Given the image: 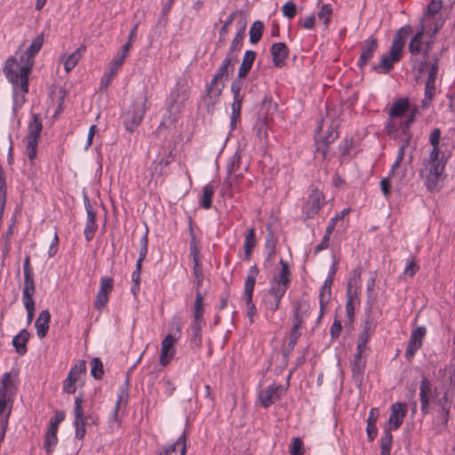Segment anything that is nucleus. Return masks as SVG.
I'll list each match as a JSON object with an SVG mask.
<instances>
[{"label":"nucleus","mask_w":455,"mask_h":455,"mask_svg":"<svg viewBox=\"0 0 455 455\" xmlns=\"http://www.w3.org/2000/svg\"><path fill=\"white\" fill-rule=\"evenodd\" d=\"M32 63L20 65L14 57L5 61L4 73L13 88V108H20L25 102V94L28 92V76Z\"/></svg>","instance_id":"obj_1"},{"label":"nucleus","mask_w":455,"mask_h":455,"mask_svg":"<svg viewBox=\"0 0 455 455\" xmlns=\"http://www.w3.org/2000/svg\"><path fill=\"white\" fill-rule=\"evenodd\" d=\"M236 61L237 60L226 56L213 76L211 83L207 84L205 94L204 96L207 113L212 114L214 112L215 106L220 101L223 89L225 88V83L229 75L233 73L235 63Z\"/></svg>","instance_id":"obj_2"},{"label":"nucleus","mask_w":455,"mask_h":455,"mask_svg":"<svg viewBox=\"0 0 455 455\" xmlns=\"http://www.w3.org/2000/svg\"><path fill=\"white\" fill-rule=\"evenodd\" d=\"M147 92L143 91L123 115V124L127 131L133 132L140 124L147 111Z\"/></svg>","instance_id":"obj_3"},{"label":"nucleus","mask_w":455,"mask_h":455,"mask_svg":"<svg viewBox=\"0 0 455 455\" xmlns=\"http://www.w3.org/2000/svg\"><path fill=\"white\" fill-rule=\"evenodd\" d=\"M450 387H442V394L439 398L435 399V405L438 406L437 417L443 426H447L450 419V411L453 403V395L455 392V384L452 377L450 378Z\"/></svg>","instance_id":"obj_4"},{"label":"nucleus","mask_w":455,"mask_h":455,"mask_svg":"<svg viewBox=\"0 0 455 455\" xmlns=\"http://www.w3.org/2000/svg\"><path fill=\"white\" fill-rule=\"evenodd\" d=\"M402 44L399 41H392L389 52L381 57L379 63L372 67V70L379 74H388L403 56Z\"/></svg>","instance_id":"obj_5"},{"label":"nucleus","mask_w":455,"mask_h":455,"mask_svg":"<svg viewBox=\"0 0 455 455\" xmlns=\"http://www.w3.org/2000/svg\"><path fill=\"white\" fill-rule=\"evenodd\" d=\"M442 394V387H432L431 381L423 377L419 386L420 410L423 415L428 413L429 404H435V399Z\"/></svg>","instance_id":"obj_6"},{"label":"nucleus","mask_w":455,"mask_h":455,"mask_svg":"<svg viewBox=\"0 0 455 455\" xmlns=\"http://www.w3.org/2000/svg\"><path fill=\"white\" fill-rule=\"evenodd\" d=\"M244 84V79L235 77L230 85V90L233 94V102L231 104V121L230 126L234 130L236 126L237 121L241 116L242 104L244 95L241 93L243 86Z\"/></svg>","instance_id":"obj_7"},{"label":"nucleus","mask_w":455,"mask_h":455,"mask_svg":"<svg viewBox=\"0 0 455 455\" xmlns=\"http://www.w3.org/2000/svg\"><path fill=\"white\" fill-rule=\"evenodd\" d=\"M64 419L65 412L63 411H56L54 416L50 419V426L44 441V448L45 452L49 455L52 454L54 447L58 443V427Z\"/></svg>","instance_id":"obj_8"},{"label":"nucleus","mask_w":455,"mask_h":455,"mask_svg":"<svg viewBox=\"0 0 455 455\" xmlns=\"http://www.w3.org/2000/svg\"><path fill=\"white\" fill-rule=\"evenodd\" d=\"M83 395L82 394L78 395L75 399L74 404V414H75V421L74 426L76 428L75 435L78 440H82L84 438L86 434V424L87 420L91 419V416H85L83 410Z\"/></svg>","instance_id":"obj_9"},{"label":"nucleus","mask_w":455,"mask_h":455,"mask_svg":"<svg viewBox=\"0 0 455 455\" xmlns=\"http://www.w3.org/2000/svg\"><path fill=\"white\" fill-rule=\"evenodd\" d=\"M279 264L281 269L278 275L270 281V287L286 292L291 283V273L289 264L283 259L279 260Z\"/></svg>","instance_id":"obj_10"},{"label":"nucleus","mask_w":455,"mask_h":455,"mask_svg":"<svg viewBox=\"0 0 455 455\" xmlns=\"http://www.w3.org/2000/svg\"><path fill=\"white\" fill-rule=\"evenodd\" d=\"M324 204V196L318 189H314L308 196L307 201L305 204L302 213L306 219L314 218L321 207Z\"/></svg>","instance_id":"obj_11"},{"label":"nucleus","mask_w":455,"mask_h":455,"mask_svg":"<svg viewBox=\"0 0 455 455\" xmlns=\"http://www.w3.org/2000/svg\"><path fill=\"white\" fill-rule=\"evenodd\" d=\"M83 200L84 204L86 210L87 218H86V224L84 230V238L87 242H90L93 239L94 234L97 230V224L95 220L96 213L94 210L92 209L89 197L85 192L83 194Z\"/></svg>","instance_id":"obj_12"},{"label":"nucleus","mask_w":455,"mask_h":455,"mask_svg":"<svg viewBox=\"0 0 455 455\" xmlns=\"http://www.w3.org/2000/svg\"><path fill=\"white\" fill-rule=\"evenodd\" d=\"M426 334L427 329L424 326H419L411 331L404 354L407 360L412 359L416 352L422 347V339Z\"/></svg>","instance_id":"obj_13"},{"label":"nucleus","mask_w":455,"mask_h":455,"mask_svg":"<svg viewBox=\"0 0 455 455\" xmlns=\"http://www.w3.org/2000/svg\"><path fill=\"white\" fill-rule=\"evenodd\" d=\"M85 361L81 360L75 364L69 371L68 377L63 381V391L67 394H74L76 390V383L81 373L85 372Z\"/></svg>","instance_id":"obj_14"},{"label":"nucleus","mask_w":455,"mask_h":455,"mask_svg":"<svg viewBox=\"0 0 455 455\" xmlns=\"http://www.w3.org/2000/svg\"><path fill=\"white\" fill-rule=\"evenodd\" d=\"M310 304L307 299H298L292 304V327L302 328L304 318L308 315Z\"/></svg>","instance_id":"obj_15"},{"label":"nucleus","mask_w":455,"mask_h":455,"mask_svg":"<svg viewBox=\"0 0 455 455\" xmlns=\"http://www.w3.org/2000/svg\"><path fill=\"white\" fill-rule=\"evenodd\" d=\"M378 47V40L373 36H370L363 42L362 52L357 62L360 68H363L369 63V61L373 58Z\"/></svg>","instance_id":"obj_16"},{"label":"nucleus","mask_w":455,"mask_h":455,"mask_svg":"<svg viewBox=\"0 0 455 455\" xmlns=\"http://www.w3.org/2000/svg\"><path fill=\"white\" fill-rule=\"evenodd\" d=\"M407 413L406 403L402 402L395 403L391 406V413L388 419V427L392 430L398 429L403 424V419Z\"/></svg>","instance_id":"obj_17"},{"label":"nucleus","mask_w":455,"mask_h":455,"mask_svg":"<svg viewBox=\"0 0 455 455\" xmlns=\"http://www.w3.org/2000/svg\"><path fill=\"white\" fill-rule=\"evenodd\" d=\"M241 152L239 150H236L235 153L229 158L227 171L228 174V178L224 180V184L228 185V188L232 187L233 180L230 178L232 175L234 176V180H238L243 178V172L240 171V165H241Z\"/></svg>","instance_id":"obj_18"},{"label":"nucleus","mask_w":455,"mask_h":455,"mask_svg":"<svg viewBox=\"0 0 455 455\" xmlns=\"http://www.w3.org/2000/svg\"><path fill=\"white\" fill-rule=\"evenodd\" d=\"M355 275L349 279L347 284V297L346 313L350 322L354 319L355 307L353 305L354 296L357 294V277L356 270L354 271Z\"/></svg>","instance_id":"obj_19"},{"label":"nucleus","mask_w":455,"mask_h":455,"mask_svg":"<svg viewBox=\"0 0 455 455\" xmlns=\"http://www.w3.org/2000/svg\"><path fill=\"white\" fill-rule=\"evenodd\" d=\"M180 449V455H186L187 452V434L184 431L182 435L171 445L163 446L156 455H177V450Z\"/></svg>","instance_id":"obj_20"},{"label":"nucleus","mask_w":455,"mask_h":455,"mask_svg":"<svg viewBox=\"0 0 455 455\" xmlns=\"http://www.w3.org/2000/svg\"><path fill=\"white\" fill-rule=\"evenodd\" d=\"M270 52L272 61L275 67L283 68L285 65V60L289 55V49L284 43L279 42L272 44Z\"/></svg>","instance_id":"obj_21"},{"label":"nucleus","mask_w":455,"mask_h":455,"mask_svg":"<svg viewBox=\"0 0 455 455\" xmlns=\"http://www.w3.org/2000/svg\"><path fill=\"white\" fill-rule=\"evenodd\" d=\"M43 131V124L40 120L39 114H32L31 119L28 125V135L26 140L28 142L38 143Z\"/></svg>","instance_id":"obj_22"},{"label":"nucleus","mask_w":455,"mask_h":455,"mask_svg":"<svg viewBox=\"0 0 455 455\" xmlns=\"http://www.w3.org/2000/svg\"><path fill=\"white\" fill-rule=\"evenodd\" d=\"M175 339L172 334H168L162 341V347L160 353V363L163 366L169 364L170 361L174 356L173 344Z\"/></svg>","instance_id":"obj_23"},{"label":"nucleus","mask_w":455,"mask_h":455,"mask_svg":"<svg viewBox=\"0 0 455 455\" xmlns=\"http://www.w3.org/2000/svg\"><path fill=\"white\" fill-rule=\"evenodd\" d=\"M267 234L266 235L264 251L266 253V259L264 261V265L267 266V263L272 262L275 253H276V243L277 238L275 237L272 228L270 226L267 228Z\"/></svg>","instance_id":"obj_24"},{"label":"nucleus","mask_w":455,"mask_h":455,"mask_svg":"<svg viewBox=\"0 0 455 455\" xmlns=\"http://www.w3.org/2000/svg\"><path fill=\"white\" fill-rule=\"evenodd\" d=\"M285 293L286 292L283 291L269 287L263 300L266 307L272 312L277 311L280 307L281 300Z\"/></svg>","instance_id":"obj_25"},{"label":"nucleus","mask_w":455,"mask_h":455,"mask_svg":"<svg viewBox=\"0 0 455 455\" xmlns=\"http://www.w3.org/2000/svg\"><path fill=\"white\" fill-rule=\"evenodd\" d=\"M257 53L254 51L247 50L243 57L242 63L238 68V78L245 79L250 73L252 64L256 59Z\"/></svg>","instance_id":"obj_26"},{"label":"nucleus","mask_w":455,"mask_h":455,"mask_svg":"<svg viewBox=\"0 0 455 455\" xmlns=\"http://www.w3.org/2000/svg\"><path fill=\"white\" fill-rule=\"evenodd\" d=\"M50 320L51 315L48 310H42L39 313V315L35 323V326L36 328V334L39 339H43L46 336L49 331Z\"/></svg>","instance_id":"obj_27"},{"label":"nucleus","mask_w":455,"mask_h":455,"mask_svg":"<svg viewBox=\"0 0 455 455\" xmlns=\"http://www.w3.org/2000/svg\"><path fill=\"white\" fill-rule=\"evenodd\" d=\"M259 270L257 265H253L249 268V271H248V274H247V276H246L245 282H244V291H243L244 299H250V298H252L254 286L256 283V278H257V275H259Z\"/></svg>","instance_id":"obj_28"},{"label":"nucleus","mask_w":455,"mask_h":455,"mask_svg":"<svg viewBox=\"0 0 455 455\" xmlns=\"http://www.w3.org/2000/svg\"><path fill=\"white\" fill-rule=\"evenodd\" d=\"M425 26L421 24L420 29L412 36L409 43V52L411 54L412 59L418 58L419 54L422 51V38L425 33Z\"/></svg>","instance_id":"obj_29"},{"label":"nucleus","mask_w":455,"mask_h":455,"mask_svg":"<svg viewBox=\"0 0 455 455\" xmlns=\"http://www.w3.org/2000/svg\"><path fill=\"white\" fill-rule=\"evenodd\" d=\"M29 332L26 329H22L17 335L13 337L12 344L20 355H24L27 353V343L29 339Z\"/></svg>","instance_id":"obj_30"},{"label":"nucleus","mask_w":455,"mask_h":455,"mask_svg":"<svg viewBox=\"0 0 455 455\" xmlns=\"http://www.w3.org/2000/svg\"><path fill=\"white\" fill-rule=\"evenodd\" d=\"M410 109V102L407 98H399L390 107L388 115L392 118L403 116Z\"/></svg>","instance_id":"obj_31"},{"label":"nucleus","mask_w":455,"mask_h":455,"mask_svg":"<svg viewBox=\"0 0 455 455\" xmlns=\"http://www.w3.org/2000/svg\"><path fill=\"white\" fill-rule=\"evenodd\" d=\"M44 44V35L40 34L38 35L31 43L29 47L27 49V51L24 52V55L21 56V61L24 60V56L26 55V63H32L35 56L39 52Z\"/></svg>","instance_id":"obj_32"},{"label":"nucleus","mask_w":455,"mask_h":455,"mask_svg":"<svg viewBox=\"0 0 455 455\" xmlns=\"http://www.w3.org/2000/svg\"><path fill=\"white\" fill-rule=\"evenodd\" d=\"M379 417V412L377 408H372L370 411L368 419H367V437L370 442L373 441L378 434V429L376 427V422Z\"/></svg>","instance_id":"obj_33"},{"label":"nucleus","mask_w":455,"mask_h":455,"mask_svg":"<svg viewBox=\"0 0 455 455\" xmlns=\"http://www.w3.org/2000/svg\"><path fill=\"white\" fill-rule=\"evenodd\" d=\"M86 51L85 45H81L74 52L68 55L64 61V68L67 73L70 72L78 63L81 57Z\"/></svg>","instance_id":"obj_34"},{"label":"nucleus","mask_w":455,"mask_h":455,"mask_svg":"<svg viewBox=\"0 0 455 455\" xmlns=\"http://www.w3.org/2000/svg\"><path fill=\"white\" fill-rule=\"evenodd\" d=\"M36 291L34 278H25L22 290V299L24 305L35 304L33 296Z\"/></svg>","instance_id":"obj_35"},{"label":"nucleus","mask_w":455,"mask_h":455,"mask_svg":"<svg viewBox=\"0 0 455 455\" xmlns=\"http://www.w3.org/2000/svg\"><path fill=\"white\" fill-rule=\"evenodd\" d=\"M205 324L204 320H193L191 323V343L200 347L202 346V328Z\"/></svg>","instance_id":"obj_36"},{"label":"nucleus","mask_w":455,"mask_h":455,"mask_svg":"<svg viewBox=\"0 0 455 455\" xmlns=\"http://www.w3.org/2000/svg\"><path fill=\"white\" fill-rule=\"evenodd\" d=\"M276 110V104L273 102L270 96L266 95L261 100V106L258 116L268 119V116L273 115Z\"/></svg>","instance_id":"obj_37"},{"label":"nucleus","mask_w":455,"mask_h":455,"mask_svg":"<svg viewBox=\"0 0 455 455\" xmlns=\"http://www.w3.org/2000/svg\"><path fill=\"white\" fill-rule=\"evenodd\" d=\"M366 315L367 316L363 323V329L362 332L359 334L357 340V345L359 346V348L366 347L367 342L370 339V331L372 327V319L371 316V313H366Z\"/></svg>","instance_id":"obj_38"},{"label":"nucleus","mask_w":455,"mask_h":455,"mask_svg":"<svg viewBox=\"0 0 455 455\" xmlns=\"http://www.w3.org/2000/svg\"><path fill=\"white\" fill-rule=\"evenodd\" d=\"M444 166L445 163L443 162L430 163L429 174L427 176V185L429 188H431V183L435 184L443 174Z\"/></svg>","instance_id":"obj_39"},{"label":"nucleus","mask_w":455,"mask_h":455,"mask_svg":"<svg viewBox=\"0 0 455 455\" xmlns=\"http://www.w3.org/2000/svg\"><path fill=\"white\" fill-rule=\"evenodd\" d=\"M272 390L274 389L271 385H269L266 388L260 390L258 395L260 404L265 409L269 408L273 403L276 402Z\"/></svg>","instance_id":"obj_40"},{"label":"nucleus","mask_w":455,"mask_h":455,"mask_svg":"<svg viewBox=\"0 0 455 455\" xmlns=\"http://www.w3.org/2000/svg\"><path fill=\"white\" fill-rule=\"evenodd\" d=\"M391 428H385L380 438V455H390L393 443V435Z\"/></svg>","instance_id":"obj_41"},{"label":"nucleus","mask_w":455,"mask_h":455,"mask_svg":"<svg viewBox=\"0 0 455 455\" xmlns=\"http://www.w3.org/2000/svg\"><path fill=\"white\" fill-rule=\"evenodd\" d=\"M255 244H256L255 229H254V228H251L245 235V239H244V243H243L244 255L247 259H249L251 258L252 251L255 247Z\"/></svg>","instance_id":"obj_42"},{"label":"nucleus","mask_w":455,"mask_h":455,"mask_svg":"<svg viewBox=\"0 0 455 455\" xmlns=\"http://www.w3.org/2000/svg\"><path fill=\"white\" fill-rule=\"evenodd\" d=\"M264 24L260 20H256L252 23L249 30L250 43L252 44H258L263 35Z\"/></svg>","instance_id":"obj_43"},{"label":"nucleus","mask_w":455,"mask_h":455,"mask_svg":"<svg viewBox=\"0 0 455 455\" xmlns=\"http://www.w3.org/2000/svg\"><path fill=\"white\" fill-rule=\"evenodd\" d=\"M204 294L197 291L196 293L195 304H194V312H193V320H204L203 315L204 313Z\"/></svg>","instance_id":"obj_44"},{"label":"nucleus","mask_w":455,"mask_h":455,"mask_svg":"<svg viewBox=\"0 0 455 455\" xmlns=\"http://www.w3.org/2000/svg\"><path fill=\"white\" fill-rule=\"evenodd\" d=\"M433 42L429 41L426 43V47L423 50V58L422 60H419L418 58L412 59L411 61L413 62L412 68H418V71L419 74L423 73L427 67V60L429 57V51L431 49Z\"/></svg>","instance_id":"obj_45"},{"label":"nucleus","mask_w":455,"mask_h":455,"mask_svg":"<svg viewBox=\"0 0 455 455\" xmlns=\"http://www.w3.org/2000/svg\"><path fill=\"white\" fill-rule=\"evenodd\" d=\"M365 363H352V378L357 387H361L363 380Z\"/></svg>","instance_id":"obj_46"},{"label":"nucleus","mask_w":455,"mask_h":455,"mask_svg":"<svg viewBox=\"0 0 455 455\" xmlns=\"http://www.w3.org/2000/svg\"><path fill=\"white\" fill-rule=\"evenodd\" d=\"M214 195V188L211 184H207L203 188V196L200 200V206L204 209H210L212 204V196Z\"/></svg>","instance_id":"obj_47"},{"label":"nucleus","mask_w":455,"mask_h":455,"mask_svg":"<svg viewBox=\"0 0 455 455\" xmlns=\"http://www.w3.org/2000/svg\"><path fill=\"white\" fill-rule=\"evenodd\" d=\"M7 185L4 172H0V219L6 204Z\"/></svg>","instance_id":"obj_48"},{"label":"nucleus","mask_w":455,"mask_h":455,"mask_svg":"<svg viewBox=\"0 0 455 455\" xmlns=\"http://www.w3.org/2000/svg\"><path fill=\"white\" fill-rule=\"evenodd\" d=\"M333 222L334 221L328 223V225L326 227L325 234H324L321 243L319 244H317L314 249V252L315 254L329 247L330 237L333 232Z\"/></svg>","instance_id":"obj_49"},{"label":"nucleus","mask_w":455,"mask_h":455,"mask_svg":"<svg viewBox=\"0 0 455 455\" xmlns=\"http://www.w3.org/2000/svg\"><path fill=\"white\" fill-rule=\"evenodd\" d=\"M443 7L442 0H432L427 5L424 13L423 20L427 21L437 14Z\"/></svg>","instance_id":"obj_50"},{"label":"nucleus","mask_w":455,"mask_h":455,"mask_svg":"<svg viewBox=\"0 0 455 455\" xmlns=\"http://www.w3.org/2000/svg\"><path fill=\"white\" fill-rule=\"evenodd\" d=\"M91 374L95 379H101L104 374L103 363L99 357H94L91 363Z\"/></svg>","instance_id":"obj_51"},{"label":"nucleus","mask_w":455,"mask_h":455,"mask_svg":"<svg viewBox=\"0 0 455 455\" xmlns=\"http://www.w3.org/2000/svg\"><path fill=\"white\" fill-rule=\"evenodd\" d=\"M267 120L265 117L258 116L257 122L253 127V132H255L256 136L259 140L267 138Z\"/></svg>","instance_id":"obj_52"},{"label":"nucleus","mask_w":455,"mask_h":455,"mask_svg":"<svg viewBox=\"0 0 455 455\" xmlns=\"http://www.w3.org/2000/svg\"><path fill=\"white\" fill-rule=\"evenodd\" d=\"M243 39V37L235 36L228 51L227 56L232 58V60H237V55L235 54V52H239L242 49Z\"/></svg>","instance_id":"obj_53"},{"label":"nucleus","mask_w":455,"mask_h":455,"mask_svg":"<svg viewBox=\"0 0 455 455\" xmlns=\"http://www.w3.org/2000/svg\"><path fill=\"white\" fill-rule=\"evenodd\" d=\"M375 287V278L371 277L367 281V302L365 313H371L373 302L375 300V296H373L372 292Z\"/></svg>","instance_id":"obj_54"},{"label":"nucleus","mask_w":455,"mask_h":455,"mask_svg":"<svg viewBox=\"0 0 455 455\" xmlns=\"http://www.w3.org/2000/svg\"><path fill=\"white\" fill-rule=\"evenodd\" d=\"M412 33V28L410 25H405L399 28L395 35L393 37L392 41H399L402 44V49L403 50V47L405 45V36H409Z\"/></svg>","instance_id":"obj_55"},{"label":"nucleus","mask_w":455,"mask_h":455,"mask_svg":"<svg viewBox=\"0 0 455 455\" xmlns=\"http://www.w3.org/2000/svg\"><path fill=\"white\" fill-rule=\"evenodd\" d=\"M114 289V280L111 277L104 276L100 279V287L98 293L108 295Z\"/></svg>","instance_id":"obj_56"},{"label":"nucleus","mask_w":455,"mask_h":455,"mask_svg":"<svg viewBox=\"0 0 455 455\" xmlns=\"http://www.w3.org/2000/svg\"><path fill=\"white\" fill-rule=\"evenodd\" d=\"M124 62V61L123 56H116L110 62L108 70L106 71V73L108 74V76L114 77Z\"/></svg>","instance_id":"obj_57"},{"label":"nucleus","mask_w":455,"mask_h":455,"mask_svg":"<svg viewBox=\"0 0 455 455\" xmlns=\"http://www.w3.org/2000/svg\"><path fill=\"white\" fill-rule=\"evenodd\" d=\"M331 13H332V7L329 4H323L317 13L318 18L320 20H323V24H324L325 28H327L329 26L330 15Z\"/></svg>","instance_id":"obj_58"},{"label":"nucleus","mask_w":455,"mask_h":455,"mask_svg":"<svg viewBox=\"0 0 455 455\" xmlns=\"http://www.w3.org/2000/svg\"><path fill=\"white\" fill-rule=\"evenodd\" d=\"M290 455H303L304 453V446L303 442L299 437H295L292 439L291 443L290 444Z\"/></svg>","instance_id":"obj_59"},{"label":"nucleus","mask_w":455,"mask_h":455,"mask_svg":"<svg viewBox=\"0 0 455 455\" xmlns=\"http://www.w3.org/2000/svg\"><path fill=\"white\" fill-rule=\"evenodd\" d=\"M435 93V85L425 84L424 99L422 100V108H427Z\"/></svg>","instance_id":"obj_60"},{"label":"nucleus","mask_w":455,"mask_h":455,"mask_svg":"<svg viewBox=\"0 0 455 455\" xmlns=\"http://www.w3.org/2000/svg\"><path fill=\"white\" fill-rule=\"evenodd\" d=\"M332 283L331 278H326L323 286L321 287L319 293V300L323 299L325 301H330L331 299V291Z\"/></svg>","instance_id":"obj_61"},{"label":"nucleus","mask_w":455,"mask_h":455,"mask_svg":"<svg viewBox=\"0 0 455 455\" xmlns=\"http://www.w3.org/2000/svg\"><path fill=\"white\" fill-rule=\"evenodd\" d=\"M148 229L146 228V232H145L144 235L140 238V249L138 259L144 260L147 257L148 244Z\"/></svg>","instance_id":"obj_62"},{"label":"nucleus","mask_w":455,"mask_h":455,"mask_svg":"<svg viewBox=\"0 0 455 455\" xmlns=\"http://www.w3.org/2000/svg\"><path fill=\"white\" fill-rule=\"evenodd\" d=\"M296 9H297L296 4L293 2L289 1V2H286L282 6V12H283V16H285L286 18L291 20V19L294 18L296 15Z\"/></svg>","instance_id":"obj_63"},{"label":"nucleus","mask_w":455,"mask_h":455,"mask_svg":"<svg viewBox=\"0 0 455 455\" xmlns=\"http://www.w3.org/2000/svg\"><path fill=\"white\" fill-rule=\"evenodd\" d=\"M380 188L386 199L391 196V177L387 176L380 180Z\"/></svg>","instance_id":"obj_64"}]
</instances>
